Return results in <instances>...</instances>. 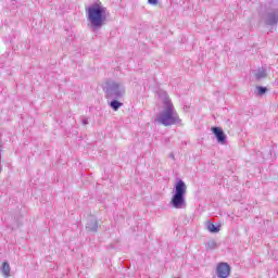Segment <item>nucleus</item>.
<instances>
[{
	"mask_svg": "<svg viewBox=\"0 0 278 278\" xmlns=\"http://www.w3.org/2000/svg\"><path fill=\"white\" fill-rule=\"evenodd\" d=\"M87 20L92 31H99L103 25L108 24V9L101 4H92L86 9Z\"/></svg>",
	"mask_w": 278,
	"mask_h": 278,
	"instance_id": "nucleus-1",
	"label": "nucleus"
},
{
	"mask_svg": "<svg viewBox=\"0 0 278 278\" xmlns=\"http://www.w3.org/2000/svg\"><path fill=\"white\" fill-rule=\"evenodd\" d=\"M162 97L165 108L163 112L156 116V121L160 123V125H164V127H170L172 125L181 123V118H179V114L177 113V110H175L173 101H170L168 94L163 92Z\"/></svg>",
	"mask_w": 278,
	"mask_h": 278,
	"instance_id": "nucleus-2",
	"label": "nucleus"
},
{
	"mask_svg": "<svg viewBox=\"0 0 278 278\" xmlns=\"http://www.w3.org/2000/svg\"><path fill=\"white\" fill-rule=\"evenodd\" d=\"M186 182L184 180H178L175 185L174 194L170 200V205L175 210H186Z\"/></svg>",
	"mask_w": 278,
	"mask_h": 278,
	"instance_id": "nucleus-3",
	"label": "nucleus"
},
{
	"mask_svg": "<svg viewBox=\"0 0 278 278\" xmlns=\"http://www.w3.org/2000/svg\"><path fill=\"white\" fill-rule=\"evenodd\" d=\"M104 92L106 99H123L125 97V85L114 80H108L105 83Z\"/></svg>",
	"mask_w": 278,
	"mask_h": 278,
	"instance_id": "nucleus-4",
	"label": "nucleus"
},
{
	"mask_svg": "<svg viewBox=\"0 0 278 278\" xmlns=\"http://www.w3.org/2000/svg\"><path fill=\"white\" fill-rule=\"evenodd\" d=\"M261 23L265 27H277L278 25V10L269 9L261 15Z\"/></svg>",
	"mask_w": 278,
	"mask_h": 278,
	"instance_id": "nucleus-5",
	"label": "nucleus"
},
{
	"mask_svg": "<svg viewBox=\"0 0 278 278\" xmlns=\"http://www.w3.org/2000/svg\"><path fill=\"white\" fill-rule=\"evenodd\" d=\"M218 278H228L231 275V267L227 263H219L216 267Z\"/></svg>",
	"mask_w": 278,
	"mask_h": 278,
	"instance_id": "nucleus-6",
	"label": "nucleus"
},
{
	"mask_svg": "<svg viewBox=\"0 0 278 278\" xmlns=\"http://www.w3.org/2000/svg\"><path fill=\"white\" fill-rule=\"evenodd\" d=\"M212 131L219 144H227V135H225V131L220 127H213Z\"/></svg>",
	"mask_w": 278,
	"mask_h": 278,
	"instance_id": "nucleus-7",
	"label": "nucleus"
},
{
	"mask_svg": "<svg viewBox=\"0 0 278 278\" xmlns=\"http://www.w3.org/2000/svg\"><path fill=\"white\" fill-rule=\"evenodd\" d=\"M86 229H88V231H97L99 229V222H97L96 218L89 219Z\"/></svg>",
	"mask_w": 278,
	"mask_h": 278,
	"instance_id": "nucleus-8",
	"label": "nucleus"
},
{
	"mask_svg": "<svg viewBox=\"0 0 278 278\" xmlns=\"http://www.w3.org/2000/svg\"><path fill=\"white\" fill-rule=\"evenodd\" d=\"M121 99H112V101L109 103L110 108L114 110V112H118L121 108H123V102H119Z\"/></svg>",
	"mask_w": 278,
	"mask_h": 278,
	"instance_id": "nucleus-9",
	"label": "nucleus"
},
{
	"mask_svg": "<svg viewBox=\"0 0 278 278\" xmlns=\"http://www.w3.org/2000/svg\"><path fill=\"white\" fill-rule=\"evenodd\" d=\"M254 77L257 79V81L266 78V70H264V67H260L258 70L254 71Z\"/></svg>",
	"mask_w": 278,
	"mask_h": 278,
	"instance_id": "nucleus-10",
	"label": "nucleus"
},
{
	"mask_svg": "<svg viewBox=\"0 0 278 278\" xmlns=\"http://www.w3.org/2000/svg\"><path fill=\"white\" fill-rule=\"evenodd\" d=\"M207 230L211 233H218V231H220V226H216V225H214V223L208 222L207 223Z\"/></svg>",
	"mask_w": 278,
	"mask_h": 278,
	"instance_id": "nucleus-11",
	"label": "nucleus"
},
{
	"mask_svg": "<svg viewBox=\"0 0 278 278\" xmlns=\"http://www.w3.org/2000/svg\"><path fill=\"white\" fill-rule=\"evenodd\" d=\"M266 92H268V88L257 86L256 90L254 91V94H256V97H263V94H266Z\"/></svg>",
	"mask_w": 278,
	"mask_h": 278,
	"instance_id": "nucleus-12",
	"label": "nucleus"
},
{
	"mask_svg": "<svg viewBox=\"0 0 278 278\" xmlns=\"http://www.w3.org/2000/svg\"><path fill=\"white\" fill-rule=\"evenodd\" d=\"M1 270H2V273H3V275H4V277H10V263L4 262V263L2 264Z\"/></svg>",
	"mask_w": 278,
	"mask_h": 278,
	"instance_id": "nucleus-13",
	"label": "nucleus"
},
{
	"mask_svg": "<svg viewBox=\"0 0 278 278\" xmlns=\"http://www.w3.org/2000/svg\"><path fill=\"white\" fill-rule=\"evenodd\" d=\"M206 249L214 251V249H218V243H216L215 240H210L206 244Z\"/></svg>",
	"mask_w": 278,
	"mask_h": 278,
	"instance_id": "nucleus-14",
	"label": "nucleus"
},
{
	"mask_svg": "<svg viewBox=\"0 0 278 278\" xmlns=\"http://www.w3.org/2000/svg\"><path fill=\"white\" fill-rule=\"evenodd\" d=\"M148 3H150V5H157V0H148Z\"/></svg>",
	"mask_w": 278,
	"mask_h": 278,
	"instance_id": "nucleus-15",
	"label": "nucleus"
},
{
	"mask_svg": "<svg viewBox=\"0 0 278 278\" xmlns=\"http://www.w3.org/2000/svg\"><path fill=\"white\" fill-rule=\"evenodd\" d=\"M83 125H88V117L83 118Z\"/></svg>",
	"mask_w": 278,
	"mask_h": 278,
	"instance_id": "nucleus-16",
	"label": "nucleus"
}]
</instances>
